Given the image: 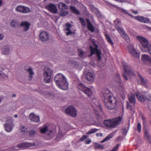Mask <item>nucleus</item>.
<instances>
[{
  "label": "nucleus",
  "instance_id": "1",
  "mask_svg": "<svg viewBox=\"0 0 151 151\" xmlns=\"http://www.w3.org/2000/svg\"><path fill=\"white\" fill-rule=\"evenodd\" d=\"M101 95L107 108L111 109L116 107V101L113 97V94L108 89L104 88L101 91Z\"/></svg>",
  "mask_w": 151,
  "mask_h": 151
},
{
  "label": "nucleus",
  "instance_id": "2",
  "mask_svg": "<svg viewBox=\"0 0 151 151\" xmlns=\"http://www.w3.org/2000/svg\"><path fill=\"white\" fill-rule=\"evenodd\" d=\"M55 81L57 86L60 89L65 90L68 87V83L65 77L61 73L56 75Z\"/></svg>",
  "mask_w": 151,
  "mask_h": 151
},
{
  "label": "nucleus",
  "instance_id": "3",
  "mask_svg": "<svg viewBox=\"0 0 151 151\" xmlns=\"http://www.w3.org/2000/svg\"><path fill=\"white\" fill-rule=\"evenodd\" d=\"M122 120V117L119 116L112 119L105 120L104 124L107 127L114 128L120 124Z\"/></svg>",
  "mask_w": 151,
  "mask_h": 151
},
{
  "label": "nucleus",
  "instance_id": "4",
  "mask_svg": "<svg viewBox=\"0 0 151 151\" xmlns=\"http://www.w3.org/2000/svg\"><path fill=\"white\" fill-rule=\"evenodd\" d=\"M122 66L124 68V72L122 74L123 78L126 80H128L130 76H135L134 73L132 71L128 70V65L125 61L122 62Z\"/></svg>",
  "mask_w": 151,
  "mask_h": 151
},
{
  "label": "nucleus",
  "instance_id": "5",
  "mask_svg": "<svg viewBox=\"0 0 151 151\" xmlns=\"http://www.w3.org/2000/svg\"><path fill=\"white\" fill-rule=\"evenodd\" d=\"M36 145L35 143H30L27 142H22L21 144H18L17 146L12 147H10L9 151H14L19 150V148H22L25 147H29Z\"/></svg>",
  "mask_w": 151,
  "mask_h": 151
},
{
  "label": "nucleus",
  "instance_id": "6",
  "mask_svg": "<svg viewBox=\"0 0 151 151\" xmlns=\"http://www.w3.org/2000/svg\"><path fill=\"white\" fill-rule=\"evenodd\" d=\"M137 40L140 43L143 48L141 49L142 51L144 52H147V50H145V48H148L149 47V42L147 40L145 37L141 36H137Z\"/></svg>",
  "mask_w": 151,
  "mask_h": 151
},
{
  "label": "nucleus",
  "instance_id": "7",
  "mask_svg": "<svg viewBox=\"0 0 151 151\" xmlns=\"http://www.w3.org/2000/svg\"><path fill=\"white\" fill-rule=\"evenodd\" d=\"M44 70V81L47 83H49L51 81L52 71L48 67H45Z\"/></svg>",
  "mask_w": 151,
  "mask_h": 151
},
{
  "label": "nucleus",
  "instance_id": "8",
  "mask_svg": "<svg viewBox=\"0 0 151 151\" xmlns=\"http://www.w3.org/2000/svg\"><path fill=\"white\" fill-rule=\"evenodd\" d=\"M78 88L79 90L83 92L88 96H91L93 94V89L86 87L82 83L78 84Z\"/></svg>",
  "mask_w": 151,
  "mask_h": 151
},
{
  "label": "nucleus",
  "instance_id": "9",
  "mask_svg": "<svg viewBox=\"0 0 151 151\" xmlns=\"http://www.w3.org/2000/svg\"><path fill=\"white\" fill-rule=\"evenodd\" d=\"M4 126L6 131L7 132H10L14 127L13 120L12 118L9 117L7 118L6 123L4 124Z\"/></svg>",
  "mask_w": 151,
  "mask_h": 151
},
{
  "label": "nucleus",
  "instance_id": "10",
  "mask_svg": "<svg viewBox=\"0 0 151 151\" xmlns=\"http://www.w3.org/2000/svg\"><path fill=\"white\" fill-rule=\"evenodd\" d=\"M129 52L134 56L139 58V52L134 47V45L132 43L129 44L127 46Z\"/></svg>",
  "mask_w": 151,
  "mask_h": 151
},
{
  "label": "nucleus",
  "instance_id": "11",
  "mask_svg": "<svg viewBox=\"0 0 151 151\" xmlns=\"http://www.w3.org/2000/svg\"><path fill=\"white\" fill-rule=\"evenodd\" d=\"M93 43L94 44V47H93L92 46H90V49L91 51V55L93 54H96L98 58V60L99 61L101 59L100 55L101 54V52L100 50L97 49V46L96 45L94 42H93Z\"/></svg>",
  "mask_w": 151,
  "mask_h": 151
},
{
  "label": "nucleus",
  "instance_id": "12",
  "mask_svg": "<svg viewBox=\"0 0 151 151\" xmlns=\"http://www.w3.org/2000/svg\"><path fill=\"white\" fill-rule=\"evenodd\" d=\"M65 112L70 116L75 117L77 115V111L76 109L72 106L68 107L65 110Z\"/></svg>",
  "mask_w": 151,
  "mask_h": 151
},
{
  "label": "nucleus",
  "instance_id": "13",
  "mask_svg": "<svg viewBox=\"0 0 151 151\" xmlns=\"http://www.w3.org/2000/svg\"><path fill=\"white\" fill-rule=\"evenodd\" d=\"M79 20L80 22L83 26L86 25V22L87 24L88 29L92 32H94V28L91 23L89 19H86V21H85L83 19L80 17L79 18Z\"/></svg>",
  "mask_w": 151,
  "mask_h": 151
},
{
  "label": "nucleus",
  "instance_id": "14",
  "mask_svg": "<svg viewBox=\"0 0 151 151\" xmlns=\"http://www.w3.org/2000/svg\"><path fill=\"white\" fill-rule=\"evenodd\" d=\"M141 61L144 64L151 66V56L146 54L143 55L142 56Z\"/></svg>",
  "mask_w": 151,
  "mask_h": 151
},
{
  "label": "nucleus",
  "instance_id": "15",
  "mask_svg": "<svg viewBox=\"0 0 151 151\" xmlns=\"http://www.w3.org/2000/svg\"><path fill=\"white\" fill-rule=\"evenodd\" d=\"M15 10L17 12L24 13H27L29 11V9L28 7L21 5L17 6L15 8Z\"/></svg>",
  "mask_w": 151,
  "mask_h": 151
},
{
  "label": "nucleus",
  "instance_id": "16",
  "mask_svg": "<svg viewBox=\"0 0 151 151\" xmlns=\"http://www.w3.org/2000/svg\"><path fill=\"white\" fill-rule=\"evenodd\" d=\"M40 40L43 42L47 41L49 39L48 33L45 31H43L40 33L39 35Z\"/></svg>",
  "mask_w": 151,
  "mask_h": 151
},
{
  "label": "nucleus",
  "instance_id": "17",
  "mask_svg": "<svg viewBox=\"0 0 151 151\" xmlns=\"http://www.w3.org/2000/svg\"><path fill=\"white\" fill-rule=\"evenodd\" d=\"M115 27L117 29V31L119 33L124 30V29L121 27V23L119 19H117L114 21Z\"/></svg>",
  "mask_w": 151,
  "mask_h": 151
},
{
  "label": "nucleus",
  "instance_id": "18",
  "mask_svg": "<svg viewBox=\"0 0 151 151\" xmlns=\"http://www.w3.org/2000/svg\"><path fill=\"white\" fill-rule=\"evenodd\" d=\"M47 9L54 13H56L57 11V9L56 6L53 4H47L46 6Z\"/></svg>",
  "mask_w": 151,
  "mask_h": 151
},
{
  "label": "nucleus",
  "instance_id": "19",
  "mask_svg": "<svg viewBox=\"0 0 151 151\" xmlns=\"http://www.w3.org/2000/svg\"><path fill=\"white\" fill-rule=\"evenodd\" d=\"M29 118L31 121L34 122H38L40 121L39 117L33 113H31L29 114Z\"/></svg>",
  "mask_w": 151,
  "mask_h": 151
},
{
  "label": "nucleus",
  "instance_id": "20",
  "mask_svg": "<svg viewBox=\"0 0 151 151\" xmlns=\"http://www.w3.org/2000/svg\"><path fill=\"white\" fill-rule=\"evenodd\" d=\"M121 36L125 40L127 43H129L130 41L129 37L124 30L119 33Z\"/></svg>",
  "mask_w": 151,
  "mask_h": 151
},
{
  "label": "nucleus",
  "instance_id": "21",
  "mask_svg": "<svg viewBox=\"0 0 151 151\" xmlns=\"http://www.w3.org/2000/svg\"><path fill=\"white\" fill-rule=\"evenodd\" d=\"M71 25L70 24L67 23L66 24V28L65 29L66 31V35H71L72 34H74V32L71 29Z\"/></svg>",
  "mask_w": 151,
  "mask_h": 151
},
{
  "label": "nucleus",
  "instance_id": "22",
  "mask_svg": "<svg viewBox=\"0 0 151 151\" xmlns=\"http://www.w3.org/2000/svg\"><path fill=\"white\" fill-rule=\"evenodd\" d=\"M95 78V75L94 74L91 72H88L87 73L86 78L89 81L93 82Z\"/></svg>",
  "mask_w": 151,
  "mask_h": 151
},
{
  "label": "nucleus",
  "instance_id": "23",
  "mask_svg": "<svg viewBox=\"0 0 151 151\" xmlns=\"http://www.w3.org/2000/svg\"><path fill=\"white\" fill-rule=\"evenodd\" d=\"M30 24L27 22H23L21 23L20 26L22 27L24 31H27L29 28Z\"/></svg>",
  "mask_w": 151,
  "mask_h": 151
},
{
  "label": "nucleus",
  "instance_id": "24",
  "mask_svg": "<svg viewBox=\"0 0 151 151\" xmlns=\"http://www.w3.org/2000/svg\"><path fill=\"white\" fill-rule=\"evenodd\" d=\"M117 132V130H116L112 132L106 137L103 140L101 141V142L102 143H104V142L111 139L114 134Z\"/></svg>",
  "mask_w": 151,
  "mask_h": 151
},
{
  "label": "nucleus",
  "instance_id": "25",
  "mask_svg": "<svg viewBox=\"0 0 151 151\" xmlns=\"http://www.w3.org/2000/svg\"><path fill=\"white\" fill-rule=\"evenodd\" d=\"M135 19L140 22L145 23H148L149 22V20L147 18L142 17H135Z\"/></svg>",
  "mask_w": 151,
  "mask_h": 151
},
{
  "label": "nucleus",
  "instance_id": "26",
  "mask_svg": "<svg viewBox=\"0 0 151 151\" xmlns=\"http://www.w3.org/2000/svg\"><path fill=\"white\" fill-rule=\"evenodd\" d=\"M118 89L121 91L120 93L121 95L123 100L125 98L126 93L122 86H120L118 87Z\"/></svg>",
  "mask_w": 151,
  "mask_h": 151
},
{
  "label": "nucleus",
  "instance_id": "27",
  "mask_svg": "<svg viewBox=\"0 0 151 151\" xmlns=\"http://www.w3.org/2000/svg\"><path fill=\"white\" fill-rule=\"evenodd\" d=\"M136 96L138 99L140 101L144 102L145 101L146 97L142 95L139 92L136 93Z\"/></svg>",
  "mask_w": 151,
  "mask_h": 151
},
{
  "label": "nucleus",
  "instance_id": "28",
  "mask_svg": "<svg viewBox=\"0 0 151 151\" xmlns=\"http://www.w3.org/2000/svg\"><path fill=\"white\" fill-rule=\"evenodd\" d=\"M10 52L9 47L7 46H4L2 50V53L3 54L5 55H8Z\"/></svg>",
  "mask_w": 151,
  "mask_h": 151
},
{
  "label": "nucleus",
  "instance_id": "29",
  "mask_svg": "<svg viewBox=\"0 0 151 151\" xmlns=\"http://www.w3.org/2000/svg\"><path fill=\"white\" fill-rule=\"evenodd\" d=\"M91 8L92 10L96 14L98 17H101V14L97 8H95L93 6H91Z\"/></svg>",
  "mask_w": 151,
  "mask_h": 151
},
{
  "label": "nucleus",
  "instance_id": "30",
  "mask_svg": "<svg viewBox=\"0 0 151 151\" xmlns=\"http://www.w3.org/2000/svg\"><path fill=\"white\" fill-rule=\"evenodd\" d=\"M59 9L60 10L66 9L67 8V6L64 3H60L58 4Z\"/></svg>",
  "mask_w": 151,
  "mask_h": 151
},
{
  "label": "nucleus",
  "instance_id": "31",
  "mask_svg": "<svg viewBox=\"0 0 151 151\" xmlns=\"http://www.w3.org/2000/svg\"><path fill=\"white\" fill-rule=\"evenodd\" d=\"M129 102L134 105L136 102L134 95L131 94V96H129Z\"/></svg>",
  "mask_w": 151,
  "mask_h": 151
},
{
  "label": "nucleus",
  "instance_id": "32",
  "mask_svg": "<svg viewBox=\"0 0 151 151\" xmlns=\"http://www.w3.org/2000/svg\"><path fill=\"white\" fill-rule=\"evenodd\" d=\"M20 129L21 132H22V134H26L28 131V129L25 126L23 125L21 126L20 127Z\"/></svg>",
  "mask_w": 151,
  "mask_h": 151
},
{
  "label": "nucleus",
  "instance_id": "33",
  "mask_svg": "<svg viewBox=\"0 0 151 151\" xmlns=\"http://www.w3.org/2000/svg\"><path fill=\"white\" fill-rule=\"evenodd\" d=\"M40 132L42 133H44L47 132L48 129V127L45 126L44 127H41L40 128Z\"/></svg>",
  "mask_w": 151,
  "mask_h": 151
},
{
  "label": "nucleus",
  "instance_id": "34",
  "mask_svg": "<svg viewBox=\"0 0 151 151\" xmlns=\"http://www.w3.org/2000/svg\"><path fill=\"white\" fill-rule=\"evenodd\" d=\"M144 133L145 135L144 137L145 138L150 141V137L148 131L147 130H146L145 131Z\"/></svg>",
  "mask_w": 151,
  "mask_h": 151
},
{
  "label": "nucleus",
  "instance_id": "35",
  "mask_svg": "<svg viewBox=\"0 0 151 151\" xmlns=\"http://www.w3.org/2000/svg\"><path fill=\"white\" fill-rule=\"evenodd\" d=\"M70 9L71 11H72L73 13L77 14H79L80 13L79 12L77 9L75 7L70 6Z\"/></svg>",
  "mask_w": 151,
  "mask_h": 151
},
{
  "label": "nucleus",
  "instance_id": "36",
  "mask_svg": "<svg viewBox=\"0 0 151 151\" xmlns=\"http://www.w3.org/2000/svg\"><path fill=\"white\" fill-rule=\"evenodd\" d=\"M78 52L79 56L81 58H85L86 56V55L82 50H78Z\"/></svg>",
  "mask_w": 151,
  "mask_h": 151
},
{
  "label": "nucleus",
  "instance_id": "37",
  "mask_svg": "<svg viewBox=\"0 0 151 151\" xmlns=\"http://www.w3.org/2000/svg\"><path fill=\"white\" fill-rule=\"evenodd\" d=\"M139 77L140 78V79L141 82H139V81H138V83H142L143 84H145L147 82V81L146 80H145L142 77V76L140 75V74L138 73H137Z\"/></svg>",
  "mask_w": 151,
  "mask_h": 151
},
{
  "label": "nucleus",
  "instance_id": "38",
  "mask_svg": "<svg viewBox=\"0 0 151 151\" xmlns=\"http://www.w3.org/2000/svg\"><path fill=\"white\" fill-rule=\"evenodd\" d=\"M94 145L96 148H98L100 149H103L104 148V146L102 145L99 144L97 143H95Z\"/></svg>",
  "mask_w": 151,
  "mask_h": 151
},
{
  "label": "nucleus",
  "instance_id": "39",
  "mask_svg": "<svg viewBox=\"0 0 151 151\" xmlns=\"http://www.w3.org/2000/svg\"><path fill=\"white\" fill-rule=\"evenodd\" d=\"M18 24V22L16 20H13L10 23V25L13 27H15Z\"/></svg>",
  "mask_w": 151,
  "mask_h": 151
},
{
  "label": "nucleus",
  "instance_id": "40",
  "mask_svg": "<svg viewBox=\"0 0 151 151\" xmlns=\"http://www.w3.org/2000/svg\"><path fill=\"white\" fill-rule=\"evenodd\" d=\"M105 35L106 38L108 42L111 45H112L113 44V42L110 37L107 34H105Z\"/></svg>",
  "mask_w": 151,
  "mask_h": 151
},
{
  "label": "nucleus",
  "instance_id": "41",
  "mask_svg": "<svg viewBox=\"0 0 151 151\" xmlns=\"http://www.w3.org/2000/svg\"><path fill=\"white\" fill-rule=\"evenodd\" d=\"M114 79L116 82H117L119 83H120L121 81V79L119 75V74H117L115 77L114 78Z\"/></svg>",
  "mask_w": 151,
  "mask_h": 151
},
{
  "label": "nucleus",
  "instance_id": "42",
  "mask_svg": "<svg viewBox=\"0 0 151 151\" xmlns=\"http://www.w3.org/2000/svg\"><path fill=\"white\" fill-rule=\"evenodd\" d=\"M27 71L29 75V77L31 78L33 75L34 73L31 68H29L27 69Z\"/></svg>",
  "mask_w": 151,
  "mask_h": 151
},
{
  "label": "nucleus",
  "instance_id": "43",
  "mask_svg": "<svg viewBox=\"0 0 151 151\" xmlns=\"http://www.w3.org/2000/svg\"><path fill=\"white\" fill-rule=\"evenodd\" d=\"M98 129L96 128L91 129L90 131L87 133V134H91L96 132Z\"/></svg>",
  "mask_w": 151,
  "mask_h": 151
},
{
  "label": "nucleus",
  "instance_id": "44",
  "mask_svg": "<svg viewBox=\"0 0 151 151\" xmlns=\"http://www.w3.org/2000/svg\"><path fill=\"white\" fill-rule=\"evenodd\" d=\"M86 119L87 121L86 122V123L87 124L90 125L93 124L92 122V121L93 120L92 118H91V119H89V118H87Z\"/></svg>",
  "mask_w": 151,
  "mask_h": 151
},
{
  "label": "nucleus",
  "instance_id": "45",
  "mask_svg": "<svg viewBox=\"0 0 151 151\" xmlns=\"http://www.w3.org/2000/svg\"><path fill=\"white\" fill-rule=\"evenodd\" d=\"M0 77L2 80H4L7 78L6 75L2 72L0 73Z\"/></svg>",
  "mask_w": 151,
  "mask_h": 151
},
{
  "label": "nucleus",
  "instance_id": "46",
  "mask_svg": "<svg viewBox=\"0 0 151 151\" xmlns=\"http://www.w3.org/2000/svg\"><path fill=\"white\" fill-rule=\"evenodd\" d=\"M29 134L31 136L33 137L36 134V132L34 130H32L29 132Z\"/></svg>",
  "mask_w": 151,
  "mask_h": 151
},
{
  "label": "nucleus",
  "instance_id": "47",
  "mask_svg": "<svg viewBox=\"0 0 151 151\" xmlns=\"http://www.w3.org/2000/svg\"><path fill=\"white\" fill-rule=\"evenodd\" d=\"M141 126L140 123L139 122L137 125V130L138 132H140L141 131Z\"/></svg>",
  "mask_w": 151,
  "mask_h": 151
},
{
  "label": "nucleus",
  "instance_id": "48",
  "mask_svg": "<svg viewBox=\"0 0 151 151\" xmlns=\"http://www.w3.org/2000/svg\"><path fill=\"white\" fill-rule=\"evenodd\" d=\"M87 138V137L85 135H83L78 140V142L83 141Z\"/></svg>",
  "mask_w": 151,
  "mask_h": 151
},
{
  "label": "nucleus",
  "instance_id": "49",
  "mask_svg": "<svg viewBox=\"0 0 151 151\" xmlns=\"http://www.w3.org/2000/svg\"><path fill=\"white\" fill-rule=\"evenodd\" d=\"M68 12L67 11H62L61 12L60 15L61 16H64L68 14Z\"/></svg>",
  "mask_w": 151,
  "mask_h": 151
},
{
  "label": "nucleus",
  "instance_id": "50",
  "mask_svg": "<svg viewBox=\"0 0 151 151\" xmlns=\"http://www.w3.org/2000/svg\"><path fill=\"white\" fill-rule=\"evenodd\" d=\"M127 131V129L126 128H124L122 130V132L123 134L124 135L126 134Z\"/></svg>",
  "mask_w": 151,
  "mask_h": 151
},
{
  "label": "nucleus",
  "instance_id": "51",
  "mask_svg": "<svg viewBox=\"0 0 151 151\" xmlns=\"http://www.w3.org/2000/svg\"><path fill=\"white\" fill-rule=\"evenodd\" d=\"M63 135H64V134H63L62 131L60 129L58 137L60 136V137H62Z\"/></svg>",
  "mask_w": 151,
  "mask_h": 151
},
{
  "label": "nucleus",
  "instance_id": "52",
  "mask_svg": "<svg viewBox=\"0 0 151 151\" xmlns=\"http://www.w3.org/2000/svg\"><path fill=\"white\" fill-rule=\"evenodd\" d=\"M91 140L90 139H88V140H86L85 141V143L86 144H89L91 143Z\"/></svg>",
  "mask_w": 151,
  "mask_h": 151
},
{
  "label": "nucleus",
  "instance_id": "53",
  "mask_svg": "<svg viewBox=\"0 0 151 151\" xmlns=\"http://www.w3.org/2000/svg\"><path fill=\"white\" fill-rule=\"evenodd\" d=\"M4 38V35L0 32V41L2 40Z\"/></svg>",
  "mask_w": 151,
  "mask_h": 151
},
{
  "label": "nucleus",
  "instance_id": "54",
  "mask_svg": "<svg viewBox=\"0 0 151 151\" xmlns=\"http://www.w3.org/2000/svg\"><path fill=\"white\" fill-rule=\"evenodd\" d=\"M147 51H148L149 53L151 55V44L150 45L149 47L147 48Z\"/></svg>",
  "mask_w": 151,
  "mask_h": 151
},
{
  "label": "nucleus",
  "instance_id": "55",
  "mask_svg": "<svg viewBox=\"0 0 151 151\" xmlns=\"http://www.w3.org/2000/svg\"><path fill=\"white\" fill-rule=\"evenodd\" d=\"M65 1L67 3H72L73 1L72 0H65Z\"/></svg>",
  "mask_w": 151,
  "mask_h": 151
},
{
  "label": "nucleus",
  "instance_id": "56",
  "mask_svg": "<svg viewBox=\"0 0 151 151\" xmlns=\"http://www.w3.org/2000/svg\"><path fill=\"white\" fill-rule=\"evenodd\" d=\"M147 98L148 100L151 101V96L150 95L147 96Z\"/></svg>",
  "mask_w": 151,
  "mask_h": 151
},
{
  "label": "nucleus",
  "instance_id": "57",
  "mask_svg": "<svg viewBox=\"0 0 151 151\" xmlns=\"http://www.w3.org/2000/svg\"><path fill=\"white\" fill-rule=\"evenodd\" d=\"M94 111L96 114V116H99V115L97 111L96 110H95Z\"/></svg>",
  "mask_w": 151,
  "mask_h": 151
},
{
  "label": "nucleus",
  "instance_id": "58",
  "mask_svg": "<svg viewBox=\"0 0 151 151\" xmlns=\"http://www.w3.org/2000/svg\"><path fill=\"white\" fill-rule=\"evenodd\" d=\"M42 93V94H43V95H46V96H47V95H48V96H49V95L50 96V93H48L47 94V93Z\"/></svg>",
  "mask_w": 151,
  "mask_h": 151
},
{
  "label": "nucleus",
  "instance_id": "59",
  "mask_svg": "<svg viewBox=\"0 0 151 151\" xmlns=\"http://www.w3.org/2000/svg\"><path fill=\"white\" fill-rule=\"evenodd\" d=\"M142 120L143 121V122H145V117L143 116H142Z\"/></svg>",
  "mask_w": 151,
  "mask_h": 151
},
{
  "label": "nucleus",
  "instance_id": "60",
  "mask_svg": "<svg viewBox=\"0 0 151 151\" xmlns=\"http://www.w3.org/2000/svg\"><path fill=\"white\" fill-rule=\"evenodd\" d=\"M122 12H124L127 14H128V13L126 12V11H127L126 10L124 9H122Z\"/></svg>",
  "mask_w": 151,
  "mask_h": 151
},
{
  "label": "nucleus",
  "instance_id": "61",
  "mask_svg": "<svg viewBox=\"0 0 151 151\" xmlns=\"http://www.w3.org/2000/svg\"><path fill=\"white\" fill-rule=\"evenodd\" d=\"M133 12L135 14H137V12L136 11H133Z\"/></svg>",
  "mask_w": 151,
  "mask_h": 151
},
{
  "label": "nucleus",
  "instance_id": "62",
  "mask_svg": "<svg viewBox=\"0 0 151 151\" xmlns=\"http://www.w3.org/2000/svg\"><path fill=\"white\" fill-rule=\"evenodd\" d=\"M50 134H47L48 136H49L50 135H51L52 134V131L50 130Z\"/></svg>",
  "mask_w": 151,
  "mask_h": 151
},
{
  "label": "nucleus",
  "instance_id": "63",
  "mask_svg": "<svg viewBox=\"0 0 151 151\" xmlns=\"http://www.w3.org/2000/svg\"><path fill=\"white\" fill-rule=\"evenodd\" d=\"M2 4V1L1 0H0V6Z\"/></svg>",
  "mask_w": 151,
  "mask_h": 151
},
{
  "label": "nucleus",
  "instance_id": "64",
  "mask_svg": "<svg viewBox=\"0 0 151 151\" xmlns=\"http://www.w3.org/2000/svg\"><path fill=\"white\" fill-rule=\"evenodd\" d=\"M14 117L15 118H17V117H18V115L17 114H15L14 115Z\"/></svg>",
  "mask_w": 151,
  "mask_h": 151
}]
</instances>
